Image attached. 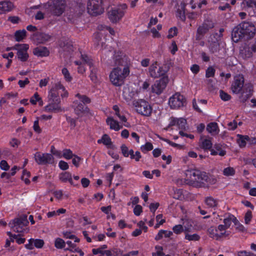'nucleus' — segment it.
I'll return each mask as SVG.
<instances>
[{"label":"nucleus","instance_id":"c85d7f7f","mask_svg":"<svg viewBox=\"0 0 256 256\" xmlns=\"http://www.w3.org/2000/svg\"><path fill=\"white\" fill-rule=\"evenodd\" d=\"M185 238L189 241H198L200 239V236L196 234H191L188 233L189 228H185Z\"/></svg>","mask_w":256,"mask_h":256},{"label":"nucleus","instance_id":"864d4df0","mask_svg":"<svg viewBox=\"0 0 256 256\" xmlns=\"http://www.w3.org/2000/svg\"><path fill=\"white\" fill-rule=\"evenodd\" d=\"M102 140H103V144L106 146H110L112 144V142L111 141L110 138L106 134H104L103 135Z\"/></svg>","mask_w":256,"mask_h":256},{"label":"nucleus","instance_id":"7ed1b4c3","mask_svg":"<svg viewBox=\"0 0 256 256\" xmlns=\"http://www.w3.org/2000/svg\"><path fill=\"white\" fill-rule=\"evenodd\" d=\"M130 74V68H114L110 74V80L112 84L116 86H121L124 80Z\"/></svg>","mask_w":256,"mask_h":256},{"label":"nucleus","instance_id":"4d7b16f0","mask_svg":"<svg viewBox=\"0 0 256 256\" xmlns=\"http://www.w3.org/2000/svg\"><path fill=\"white\" fill-rule=\"evenodd\" d=\"M215 70L212 66L208 67L206 70V78L213 77L214 76Z\"/></svg>","mask_w":256,"mask_h":256},{"label":"nucleus","instance_id":"37998d69","mask_svg":"<svg viewBox=\"0 0 256 256\" xmlns=\"http://www.w3.org/2000/svg\"><path fill=\"white\" fill-rule=\"evenodd\" d=\"M54 245L57 248H64L66 242L62 238H57L55 240Z\"/></svg>","mask_w":256,"mask_h":256},{"label":"nucleus","instance_id":"9b49d317","mask_svg":"<svg viewBox=\"0 0 256 256\" xmlns=\"http://www.w3.org/2000/svg\"><path fill=\"white\" fill-rule=\"evenodd\" d=\"M34 160L38 164H52L54 158L52 154L48 153L36 152L34 154Z\"/></svg>","mask_w":256,"mask_h":256},{"label":"nucleus","instance_id":"774afa93","mask_svg":"<svg viewBox=\"0 0 256 256\" xmlns=\"http://www.w3.org/2000/svg\"><path fill=\"white\" fill-rule=\"evenodd\" d=\"M238 256H254V254L246 250L240 251L238 252Z\"/></svg>","mask_w":256,"mask_h":256},{"label":"nucleus","instance_id":"2f4dec72","mask_svg":"<svg viewBox=\"0 0 256 256\" xmlns=\"http://www.w3.org/2000/svg\"><path fill=\"white\" fill-rule=\"evenodd\" d=\"M212 146V144L210 140L208 139H201V142L200 144V148L204 150H210Z\"/></svg>","mask_w":256,"mask_h":256},{"label":"nucleus","instance_id":"473e14b6","mask_svg":"<svg viewBox=\"0 0 256 256\" xmlns=\"http://www.w3.org/2000/svg\"><path fill=\"white\" fill-rule=\"evenodd\" d=\"M238 136L239 138L238 140V143L239 146L241 148L244 147L246 145V141L250 140L249 136H242L240 134H238Z\"/></svg>","mask_w":256,"mask_h":256},{"label":"nucleus","instance_id":"4be33fe9","mask_svg":"<svg viewBox=\"0 0 256 256\" xmlns=\"http://www.w3.org/2000/svg\"><path fill=\"white\" fill-rule=\"evenodd\" d=\"M244 36V34L241 30V28H234L232 32V40L237 42L239 40Z\"/></svg>","mask_w":256,"mask_h":256},{"label":"nucleus","instance_id":"72a5a7b5","mask_svg":"<svg viewBox=\"0 0 256 256\" xmlns=\"http://www.w3.org/2000/svg\"><path fill=\"white\" fill-rule=\"evenodd\" d=\"M206 204L210 208L216 207L218 206V200L212 196L207 197L205 200Z\"/></svg>","mask_w":256,"mask_h":256},{"label":"nucleus","instance_id":"e2e57ef3","mask_svg":"<svg viewBox=\"0 0 256 256\" xmlns=\"http://www.w3.org/2000/svg\"><path fill=\"white\" fill-rule=\"evenodd\" d=\"M90 78L91 80L93 82H96L97 80V77L96 76V69L92 65V68H90Z\"/></svg>","mask_w":256,"mask_h":256},{"label":"nucleus","instance_id":"6ab92c4d","mask_svg":"<svg viewBox=\"0 0 256 256\" xmlns=\"http://www.w3.org/2000/svg\"><path fill=\"white\" fill-rule=\"evenodd\" d=\"M74 112L76 114L80 117L86 115L90 114L92 116V114L88 106L80 103L78 104L76 107Z\"/></svg>","mask_w":256,"mask_h":256},{"label":"nucleus","instance_id":"338daca9","mask_svg":"<svg viewBox=\"0 0 256 256\" xmlns=\"http://www.w3.org/2000/svg\"><path fill=\"white\" fill-rule=\"evenodd\" d=\"M243 2L248 7L256 6V0H244Z\"/></svg>","mask_w":256,"mask_h":256},{"label":"nucleus","instance_id":"9d476101","mask_svg":"<svg viewBox=\"0 0 256 256\" xmlns=\"http://www.w3.org/2000/svg\"><path fill=\"white\" fill-rule=\"evenodd\" d=\"M66 6L65 0H54L50 6V9L52 14L60 16L64 12Z\"/></svg>","mask_w":256,"mask_h":256},{"label":"nucleus","instance_id":"603ef678","mask_svg":"<svg viewBox=\"0 0 256 256\" xmlns=\"http://www.w3.org/2000/svg\"><path fill=\"white\" fill-rule=\"evenodd\" d=\"M162 140H164V142H166L168 144L171 146H172L173 147H174V148H176L178 149H182L184 148V146L183 145H181V144H178L174 143V142H171L170 140L168 139L162 138Z\"/></svg>","mask_w":256,"mask_h":256},{"label":"nucleus","instance_id":"5701e85b","mask_svg":"<svg viewBox=\"0 0 256 256\" xmlns=\"http://www.w3.org/2000/svg\"><path fill=\"white\" fill-rule=\"evenodd\" d=\"M33 53L38 56H47L50 54L48 49L45 46H40L36 48L33 50Z\"/></svg>","mask_w":256,"mask_h":256},{"label":"nucleus","instance_id":"8fccbe9b","mask_svg":"<svg viewBox=\"0 0 256 256\" xmlns=\"http://www.w3.org/2000/svg\"><path fill=\"white\" fill-rule=\"evenodd\" d=\"M220 96L221 99L224 101L228 100L231 98V96L222 90H220Z\"/></svg>","mask_w":256,"mask_h":256},{"label":"nucleus","instance_id":"393cba45","mask_svg":"<svg viewBox=\"0 0 256 256\" xmlns=\"http://www.w3.org/2000/svg\"><path fill=\"white\" fill-rule=\"evenodd\" d=\"M206 130L212 135H216L218 133L219 129L216 122L209 123L206 126Z\"/></svg>","mask_w":256,"mask_h":256},{"label":"nucleus","instance_id":"cd10ccee","mask_svg":"<svg viewBox=\"0 0 256 256\" xmlns=\"http://www.w3.org/2000/svg\"><path fill=\"white\" fill-rule=\"evenodd\" d=\"M217 231L216 229H214V228L211 227L208 230V232L210 237L212 238L215 239L216 240H218L222 237L226 236L225 234V232H220V234H218L216 233L215 232Z\"/></svg>","mask_w":256,"mask_h":256},{"label":"nucleus","instance_id":"0e129e2a","mask_svg":"<svg viewBox=\"0 0 256 256\" xmlns=\"http://www.w3.org/2000/svg\"><path fill=\"white\" fill-rule=\"evenodd\" d=\"M33 128L38 134H40L42 132V130L39 126L38 118L34 122Z\"/></svg>","mask_w":256,"mask_h":256},{"label":"nucleus","instance_id":"ea45409f","mask_svg":"<svg viewBox=\"0 0 256 256\" xmlns=\"http://www.w3.org/2000/svg\"><path fill=\"white\" fill-rule=\"evenodd\" d=\"M30 176V172H28L26 170H23L22 175V179L24 182L25 184H28L30 183V180H28V178Z\"/></svg>","mask_w":256,"mask_h":256},{"label":"nucleus","instance_id":"39448f33","mask_svg":"<svg viewBox=\"0 0 256 256\" xmlns=\"http://www.w3.org/2000/svg\"><path fill=\"white\" fill-rule=\"evenodd\" d=\"M102 3V0H89L87 4L88 13L92 16L102 14L104 12Z\"/></svg>","mask_w":256,"mask_h":256},{"label":"nucleus","instance_id":"bf43d9fd","mask_svg":"<svg viewBox=\"0 0 256 256\" xmlns=\"http://www.w3.org/2000/svg\"><path fill=\"white\" fill-rule=\"evenodd\" d=\"M156 249L157 250L156 252H153L152 256H164V254L162 252L163 248L161 246H156Z\"/></svg>","mask_w":256,"mask_h":256},{"label":"nucleus","instance_id":"f3484780","mask_svg":"<svg viewBox=\"0 0 256 256\" xmlns=\"http://www.w3.org/2000/svg\"><path fill=\"white\" fill-rule=\"evenodd\" d=\"M244 84V78L242 74H238L234 76V80L231 86V90L232 92L238 94Z\"/></svg>","mask_w":256,"mask_h":256},{"label":"nucleus","instance_id":"c03bdc74","mask_svg":"<svg viewBox=\"0 0 256 256\" xmlns=\"http://www.w3.org/2000/svg\"><path fill=\"white\" fill-rule=\"evenodd\" d=\"M76 96L84 104H90L91 102V100L86 95H81L80 94H76Z\"/></svg>","mask_w":256,"mask_h":256},{"label":"nucleus","instance_id":"a878e982","mask_svg":"<svg viewBox=\"0 0 256 256\" xmlns=\"http://www.w3.org/2000/svg\"><path fill=\"white\" fill-rule=\"evenodd\" d=\"M106 122L110 126V129L114 130L116 131H118L122 128V126L119 125L118 122L112 118H108L106 119Z\"/></svg>","mask_w":256,"mask_h":256},{"label":"nucleus","instance_id":"423d86ee","mask_svg":"<svg viewBox=\"0 0 256 256\" xmlns=\"http://www.w3.org/2000/svg\"><path fill=\"white\" fill-rule=\"evenodd\" d=\"M136 111L140 114L144 116H150L152 112V108L149 104L143 100H134L132 102Z\"/></svg>","mask_w":256,"mask_h":256},{"label":"nucleus","instance_id":"680f3d73","mask_svg":"<svg viewBox=\"0 0 256 256\" xmlns=\"http://www.w3.org/2000/svg\"><path fill=\"white\" fill-rule=\"evenodd\" d=\"M33 243L34 246L38 248H42L44 244V240L40 239H34Z\"/></svg>","mask_w":256,"mask_h":256},{"label":"nucleus","instance_id":"c9c22d12","mask_svg":"<svg viewBox=\"0 0 256 256\" xmlns=\"http://www.w3.org/2000/svg\"><path fill=\"white\" fill-rule=\"evenodd\" d=\"M236 217L232 214H229L228 216L224 220V223L225 226H226L228 228H230L231 222H233L234 223L236 222Z\"/></svg>","mask_w":256,"mask_h":256},{"label":"nucleus","instance_id":"bb28decb","mask_svg":"<svg viewBox=\"0 0 256 256\" xmlns=\"http://www.w3.org/2000/svg\"><path fill=\"white\" fill-rule=\"evenodd\" d=\"M14 8V4L10 2H0V10L4 12H10Z\"/></svg>","mask_w":256,"mask_h":256},{"label":"nucleus","instance_id":"09e8293b","mask_svg":"<svg viewBox=\"0 0 256 256\" xmlns=\"http://www.w3.org/2000/svg\"><path fill=\"white\" fill-rule=\"evenodd\" d=\"M63 156L68 160L72 158L74 154H73L72 151L70 149H64L63 150Z\"/></svg>","mask_w":256,"mask_h":256},{"label":"nucleus","instance_id":"dca6fc26","mask_svg":"<svg viewBox=\"0 0 256 256\" xmlns=\"http://www.w3.org/2000/svg\"><path fill=\"white\" fill-rule=\"evenodd\" d=\"M158 62H154L149 68V73L151 77L153 78H158L160 76H166L165 74L166 70H164L162 66L157 67Z\"/></svg>","mask_w":256,"mask_h":256},{"label":"nucleus","instance_id":"2eb2a0df","mask_svg":"<svg viewBox=\"0 0 256 256\" xmlns=\"http://www.w3.org/2000/svg\"><path fill=\"white\" fill-rule=\"evenodd\" d=\"M81 59L82 62L75 61L74 63L76 64L78 66V72L82 74L86 72V68H92L93 63L92 60L86 55L82 54Z\"/></svg>","mask_w":256,"mask_h":256},{"label":"nucleus","instance_id":"a211bd4d","mask_svg":"<svg viewBox=\"0 0 256 256\" xmlns=\"http://www.w3.org/2000/svg\"><path fill=\"white\" fill-rule=\"evenodd\" d=\"M51 38V36L48 34L38 32L33 34L32 36V40L37 44H44L48 41Z\"/></svg>","mask_w":256,"mask_h":256},{"label":"nucleus","instance_id":"b1692460","mask_svg":"<svg viewBox=\"0 0 256 256\" xmlns=\"http://www.w3.org/2000/svg\"><path fill=\"white\" fill-rule=\"evenodd\" d=\"M252 89L248 87L246 88H244L242 92L240 99L241 102H245L252 94Z\"/></svg>","mask_w":256,"mask_h":256},{"label":"nucleus","instance_id":"58836bf2","mask_svg":"<svg viewBox=\"0 0 256 256\" xmlns=\"http://www.w3.org/2000/svg\"><path fill=\"white\" fill-rule=\"evenodd\" d=\"M29 46L27 44H16L12 49L16 50L18 51H24L26 52L28 49Z\"/></svg>","mask_w":256,"mask_h":256},{"label":"nucleus","instance_id":"0eeeda50","mask_svg":"<svg viewBox=\"0 0 256 256\" xmlns=\"http://www.w3.org/2000/svg\"><path fill=\"white\" fill-rule=\"evenodd\" d=\"M28 224L26 215L22 216L15 218L9 223L14 231L16 232H22L24 230V227Z\"/></svg>","mask_w":256,"mask_h":256},{"label":"nucleus","instance_id":"de8ad7c7","mask_svg":"<svg viewBox=\"0 0 256 256\" xmlns=\"http://www.w3.org/2000/svg\"><path fill=\"white\" fill-rule=\"evenodd\" d=\"M62 72L67 82H70L72 80V77L66 68H64L62 70Z\"/></svg>","mask_w":256,"mask_h":256},{"label":"nucleus","instance_id":"1a4fd4ad","mask_svg":"<svg viewBox=\"0 0 256 256\" xmlns=\"http://www.w3.org/2000/svg\"><path fill=\"white\" fill-rule=\"evenodd\" d=\"M169 80L168 76H164L155 82L152 86V92L157 95L161 94L166 88Z\"/></svg>","mask_w":256,"mask_h":256},{"label":"nucleus","instance_id":"f8f14e48","mask_svg":"<svg viewBox=\"0 0 256 256\" xmlns=\"http://www.w3.org/2000/svg\"><path fill=\"white\" fill-rule=\"evenodd\" d=\"M214 27V24L212 20H206L200 26L196 31V39L197 40H201L204 36L206 34L210 29Z\"/></svg>","mask_w":256,"mask_h":256},{"label":"nucleus","instance_id":"ddd939ff","mask_svg":"<svg viewBox=\"0 0 256 256\" xmlns=\"http://www.w3.org/2000/svg\"><path fill=\"white\" fill-rule=\"evenodd\" d=\"M124 15V10L120 8H112L107 12L108 18L114 24H116L119 22Z\"/></svg>","mask_w":256,"mask_h":256},{"label":"nucleus","instance_id":"e433bc0d","mask_svg":"<svg viewBox=\"0 0 256 256\" xmlns=\"http://www.w3.org/2000/svg\"><path fill=\"white\" fill-rule=\"evenodd\" d=\"M223 174L226 176H232L235 174L236 171L232 167H227L224 169Z\"/></svg>","mask_w":256,"mask_h":256},{"label":"nucleus","instance_id":"412c9836","mask_svg":"<svg viewBox=\"0 0 256 256\" xmlns=\"http://www.w3.org/2000/svg\"><path fill=\"white\" fill-rule=\"evenodd\" d=\"M254 52L252 50L250 45L245 44L240 51V56L244 59H246L252 56Z\"/></svg>","mask_w":256,"mask_h":256},{"label":"nucleus","instance_id":"13d9d810","mask_svg":"<svg viewBox=\"0 0 256 256\" xmlns=\"http://www.w3.org/2000/svg\"><path fill=\"white\" fill-rule=\"evenodd\" d=\"M252 218V212L250 210H248L244 216V222L246 224H249Z\"/></svg>","mask_w":256,"mask_h":256},{"label":"nucleus","instance_id":"a18cd8bd","mask_svg":"<svg viewBox=\"0 0 256 256\" xmlns=\"http://www.w3.org/2000/svg\"><path fill=\"white\" fill-rule=\"evenodd\" d=\"M34 97L36 98V100H34L33 98H31L30 99V102L32 104H36V102H39L40 105V106L42 105V104H43L42 100L41 98L40 97L38 94L37 92H36L34 94Z\"/></svg>","mask_w":256,"mask_h":256},{"label":"nucleus","instance_id":"6e6d98bb","mask_svg":"<svg viewBox=\"0 0 256 256\" xmlns=\"http://www.w3.org/2000/svg\"><path fill=\"white\" fill-rule=\"evenodd\" d=\"M172 230L175 234H180L184 230V229L182 225L178 224L173 227Z\"/></svg>","mask_w":256,"mask_h":256},{"label":"nucleus","instance_id":"69168bd1","mask_svg":"<svg viewBox=\"0 0 256 256\" xmlns=\"http://www.w3.org/2000/svg\"><path fill=\"white\" fill-rule=\"evenodd\" d=\"M219 48V44L216 42H214L212 43L210 46V48L211 51L214 53L217 52Z\"/></svg>","mask_w":256,"mask_h":256},{"label":"nucleus","instance_id":"6e6552de","mask_svg":"<svg viewBox=\"0 0 256 256\" xmlns=\"http://www.w3.org/2000/svg\"><path fill=\"white\" fill-rule=\"evenodd\" d=\"M168 104L172 109H178L186 104L185 97L180 93H176L168 100Z\"/></svg>","mask_w":256,"mask_h":256},{"label":"nucleus","instance_id":"a19ab883","mask_svg":"<svg viewBox=\"0 0 256 256\" xmlns=\"http://www.w3.org/2000/svg\"><path fill=\"white\" fill-rule=\"evenodd\" d=\"M107 248V245L104 244L102 246L98 248H94L92 250V254H101V256H103L104 252V250L106 249Z\"/></svg>","mask_w":256,"mask_h":256},{"label":"nucleus","instance_id":"5fc2aeb1","mask_svg":"<svg viewBox=\"0 0 256 256\" xmlns=\"http://www.w3.org/2000/svg\"><path fill=\"white\" fill-rule=\"evenodd\" d=\"M178 34V29L176 27H174L170 28L168 30V38H171L174 36H176Z\"/></svg>","mask_w":256,"mask_h":256},{"label":"nucleus","instance_id":"f257e3e1","mask_svg":"<svg viewBox=\"0 0 256 256\" xmlns=\"http://www.w3.org/2000/svg\"><path fill=\"white\" fill-rule=\"evenodd\" d=\"M65 88L60 83L56 84L48 92V104L44 107V110L46 112H59L63 110L60 106V94L63 96L62 92H64Z\"/></svg>","mask_w":256,"mask_h":256},{"label":"nucleus","instance_id":"052dcab7","mask_svg":"<svg viewBox=\"0 0 256 256\" xmlns=\"http://www.w3.org/2000/svg\"><path fill=\"white\" fill-rule=\"evenodd\" d=\"M234 224L236 226V229L242 232H244L246 231V228L240 222L237 220L236 218V222H234Z\"/></svg>","mask_w":256,"mask_h":256},{"label":"nucleus","instance_id":"f03ea898","mask_svg":"<svg viewBox=\"0 0 256 256\" xmlns=\"http://www.w3.org/2000/svg\"><path fill=\"white\" fill-rule=\"evenodd\" d=\"M186 184L196 187H201L208 182V176L206 172L198 170H188L186 172Z\"/></svg>","mask_w":256,"mask_h":256},{"label":"nucleus","instance_id":"7c9ffc66","mask_svg":"<svg viewBox=\"0 0 256 256\" xmlns=\"http://www.w3.org/2000/svg\"><path fill=\"white\" fill-rule=\"evenodd\" d=\"M26 32L25 30H18L14 33V38L16 42H20L26 37Z\"/></svg>","mask_w":256,"mask_h":256},{"label":"nucleus","instance_id":"f704fd0d","mask_svg":"<svg viewBox=\"0 0 256 256\" xmlns=\"http://www.w3.org/2000/svg\"><path fill=\"white\" fill-rule=\"evenodd\" d=\"M60 180L63 182L68 181L71 184H74L72 176L68 172L62 173L60 176Z\"/></svg>","mask_w":256,"mask_h":256},{"label":"nucleus","instance_id":"79ce46f5","mask_svg":"<svg viewBox=\"0 0 256 256\" xmlns=\"http://www.w3.org/2000/svg\"><path fill=\"white\" fill-rule=\"evenodd\" d=\"M153 149V146L150 142H147L145 144L142 145L140 146L141 150L145 152L148 151H150Z\"/></svg>","mask_w":256,"mask_h":256},{"label":"nucleus","instance_id":"4c0bfd02","mask_svg":"<svg viewBox=\"0 0 256 256\" xmlns=\"http://www.w3.org/2000/svg\"><path fill=\"white\" fill-rule=\"evenodd\" d=\"M18 58L22 62H26L28 60V54L27 51H18L16 53Z\"/></svg>","mask_w":256,"mask_h":256},{"label":"nucleus","instance_id":"3c124183","mask_svg":"<svg viewBox=\"0 0 256 256\" xmlns=\"http://www.w3.org/2000/svg\"><path fill=\"white\" fill-rule=\"evenodd\" d=\"M186 123V120L183 118H178V120H176V124L180 129L185 128Z\"/></svg>","mask_w":256,"mask_h":256},{"label":"nucleus","instance_id":"aec40b11","mask_svg":"<svg viewBox=\"0 0 256 256\" xmlns=\"http://www.w3.org/2000/svg\"><path fill=\"white\" fill-rule=\"evenodd\" d=\"M186 4L182 2L180 4L176 6V16L182 20L184 21L186 20Z\"/></svg>","mask_w":256,"mask_h":256},{"label":"nucleus","instance_id":"4468645a","mask_svg":"<svg viewBox=\"0 0 256 256\" xmlns=\"http://www.w3.org/2000/svg\"><path fill=\"white\" fill-rule=\"evenodd\" d=\"M242 33L244 36L248 38H252L254 36L256 32V28L254 25L250 22H244L239 24Z\"/></svg>","mask_w":256,"mask_h":256},{"label":"nucleus","instance_id":"49530a36","mask_svg":"<svg viewBox=\"0 0 256 256\" xmlns=\"http://www.w3.org/2000/svg\"><path fill=\"white\" fill-rule=\"evenodd\" d=\"M156 220L157 223L154 226V228L156 229L158 228L160 225H162L164 222H165V220L162 218V214H160L156 216Z\"/></svg>","mask_w":256,"mask_h":256},{"label":"nucleus","instance_id":"c756f323","mask_svg":"<svg viewBox=\"0 0 256 256\" xmlns=\"http://www.w3.org/2000/svg\"><path fill=\"white\" fill-rule=\"evenodd\" d=\"M134 94L133 92H130V89L128 88H125L123 91L122 96L126 100V102H130Z\"/></svg>","mask_w":256,"mask_h":256},{"label":"nucleus","instance_id":"20e7f679","mask_svg":"<svg viewBox=\"0 0 256 256\" xmlns=\"http://www.w3.org/2000/svg\"><path fill=\"white\" fill-rule=\"evenodd\" d=\"M113 62L115 68H129L130 64V59L128 56L121 51L114 52Z\"/></svg>","mask_w":256,"mask_h":256}]
</instances>
